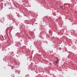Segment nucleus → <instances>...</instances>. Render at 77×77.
<instances>
[{
    "label": "nucleus",
    "instance_id": "1",
    "mask_svg": "<svg viewBox=\"0 0 77 77\" xmlns=\"http://www.w3.org/2000/svg\"><path fill=\"white\" fill-rule=\"evenodd\" d=\"M59 62V60H57V61H55L54 62V64L56 65Z\"/></svg>",
    "mask_w": 77,
    "mask_h": 77
}]
</instances>
